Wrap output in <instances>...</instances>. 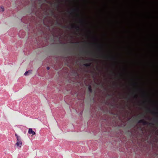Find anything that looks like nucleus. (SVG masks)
Wrapping results in <instances>:
<instances>
[{
	"label": "nucleus",
	"mask_w": 158,
	"mask_h": 158,
	"mask_svg": "<svg viewBox=\"0 0 158 158\" xmlns=\"http://www.w3.org/2000/svg\"><path fill=\"white\" fill-rule=\"evenodd\" d=\"M132 94H134V98H137V95L136 94H135L134 93H133Z\"/></svg>",
	"instance_id": "12"
},
{
	"label": "nucleus",
	"mask_w": 158,
	"mask_h": 158,
	"mask_svg": "<svg viewBox=\"0 0 158 158\" xmlns=\"http://www.w3.org/2000/svg\"><path fill=\"white\" fill-rule=\"evenodd\" d=\"M144 109L146 112L147 113L154 114H158V107L157 106L153 107L152 109H151L148 107L145 106Z\"/></svg>",
	"instance_id": "1"
},
{
	"label": "nucleus",
	"mask_w": 158,
	"mask_h": 158,
	"mask_svg": "<svg viewBox=\"0 0 158 158\" xmlns=\"http://www.w3.org/2000/svg\"><path fill=\"white\" fill-rule=\"evenodd\" d=\"M71 28L76 29L77 31H79L80 30V27L79 26H75L73 24H71Z\"/></svg>",
	"instance_id": "4"
},
{
	"label": "nucleus",
	"mask_w": 158,
	"mask_h": 158,
	"mask_svg": "<svg viewBox=\"0 0 158 158\" xmlns=\"http://www.w3.org/2000/svg\"><path fill=\"white\" fill-rule=\"evenodd\" d=\"M47 69L48 70H49L50 69V67H48L47 68Z\"/></svg>",
	"instance_id": "14"
},
{
	"label": "nucleus",
	"mask_w": 158,
	"mask_h": 158,
	"mask_svg": "<svg viewBox=\"0 0 158 158\" xmlns=\"http://www.w3.org/2000/svg\"><path fill=\"white\" fill-rule=\"evenodd\" d=\"M99 49L100 50H101L102 51V48L101 47H100L99 48Z\"/></svg>",
	"instance_id": "16"
},
{
	"label": "nucleus",
	"mask_w": 158,
	"mask_h": 158,
	"mask_svg": "<svg viewBox=\"0 0 158 158\" xmlns=\"http://www.w3.org/2000/svg\"><path fill=\"white\" fill-rule=\"evenodd\" d=\"M56 6L57 7H58V4H55Z\"/></svg>",
	"instance_id": "19"
},
{
	"label": "nucleus",
	"mask_w": 158,
	"mask_h": 158,
	"mask_svg": "<svg viewBox=\"0 0 158 158\" xmlns=\"http://www.w3.org/2000/svg\"><path fill=\"white\" fill-rule=\"evenodd\" d=\"M28 133L29 134H31L32 135H34L35 134V133L33 131L32 129L31 128H30L29 129Z\"/></svg>",
	"instance_id": "5"
},
{
	"label": "nucleus",
	"mask_w": 158,
	"mask_h": 158,
	"mask_svg": "<svg viewBox=\"0 0 158 158\" xmlns=\"http://www.w3.org/2000/svg\"><path fill=\"white\" fill-rule=\"evenodd\" d=\"M52 12V15H54V13L52 11H51Z\"/></svg>",
	"instance_id": "15"
},
{
	"label": "nucleus",
	"mask_w": 158,
	"mask_h": 158,
	"mask_svg": "<svg viewBox=\"0 0 158 158\" xmlns=\"http://www.w3.org/2000/svg\"><path fill=\"white\" fill-rule=\"evenodd\" d=\"M91 63H85L84 64V66L86 67H90L91 66Z\"/></svg>",
	"instance_id": "7"
},
{
	"label": "nucleus",
	"mask_w": 158,
	"mask_h": 158,
	"mask_svg": "<svg viewBox=\"0 0 158 158\" xmlns=\"http://www.w3.org/2000/svg\"><path fill=\"white\" fill-rule=\"evenodd\" d=\"M15 135L16 138V145L18 148H21L22 145V142L21 140V138L17 134H16Z\"/></svg>",
	"instance_id": "2"
},
{
	"label": "nucleus",
	"mask_w": 158,
	"mask_h": 158,
	"mask_svg": "<svg viewBox=\"0 0 158 158\" xmlns=\"http://www.w3.org/2000/svg\"><path fill=\"white\" fill-rule=\"evenodd\" d=\"M98 57H100V58H109L107 56L104 55H103L102 53L99 55Z\"/></svg>",
	"instance_id": "6"
},
{
	"label": "nucleus",
	"mask_w": 158,
	"mask_h": 158,
	"mask_svg": "<svg viewBox=\"0 0 158 158\" xmlns=\"http://www.w3.org/2000/svg\"><path fill=\"white\" fill-rule=\"evenodd\" d=\"M72 11H77L78 12H79V10L78 8H77V9H73L72 10Z\"/></svg>",
	"instance_id": "10"
},
{
	"label": "nucleus",
	"mask_w": 158,
	"mask_h": 158,
	"mask_svg": "<svg viewBox=\"0 0 158 158\" xmlns=\"http://www.w3.org/2000/svg\"><path fill=\"white\" fill-rule=\"evenodd\" d=\"M88 90L91 93L92 92V87L91 85H89L88 87Z\"/></svg>",
	"instance_id": "8"
},
{
	"label": "nucleus",
	"mask_w": 158,
	"mask_h": 158,
	"mask_svg": "<svg viewBox=\"0 0 158 158\" xmlns=\"http://www.w3.org/2000/svg\"><path fill=\"white\" fill-rule=\"evenodd\" d=\"M56 24H57V25H58L59 26H61V27L63 28H68V29H70V28L69 27V26H65V25H64V26H63L60 23H59L58 22H56Z\"/></svg>",
	"instance_id": "3"
},
{
	"label": "nucleus",
	"mask_w": 158,
	"mask_h": 158,
	"mask_svg": "<svg viewBox=\"0 0 158 158\" xmlns=\"http://www.w3.org/2000/svg\"><path fill=\"white\" fill-rule=\"evenodd\" d=\"M80 21L81 22H83V20L82 19H81Z\"/></svg>",
	"instance_id": "20"
},
{
	"label": "nucleus",
	"mask_w": 158,
	"mask_h": 158,
	"mask_svg": "<svg viewBox=\"0 0 158 158\" xmlns=\"http://www.w3.org/2000/svg\"><path fill=\"white\" fill-rule=\"evenodd\" d=\"M145 103V102H143V103Z\"/></svg>",
	"instance_id": "22"
},
{
	"label": "nucleus",
	"mask_w": 158,
	"mask_h": 158,
	"mask_svg": "<svg viewBox=\"0 0 158 158\" xmlns=\"http://www.w3.org/2000/svg\"><path fill=\"white\" fill-rule=\"evenodd\" d=\"M4 9L3 6H1L0 8V11H3Z\"/></svg>",
	"instance_id": "11"
},
{
	"label": "nucleus",
	"mask_w": 158,
	"mask_h": 158,
	"mask_svg": "<svg viewBox=\"0 0 158 158\" xmlns=\"http://www.w3.org/2000/svg\"><path fill=\"white\" fill-rule=\"evenodd\" d=\"M85 53H86L87 54L89 52H84Z\"/></svg>",
	"instance_id": "18"
},
{
	"label": "nucleus",
	"mask_w": 158,
	"mask_h": 158,
	"mask_svg": "<svg viewBox=\"0 0 158 158\" xmlns=\"http://www.w3.org/2000/svg\"><path fill=\"white\" fill-rule=\"evenodd\" d=\"M108 96L109 97H111V95L110 94H108Z\"/></svg>",
	"instance_id": "17"
},
{
	"label": "nucleus",
	"mask_w": 158,
	"mask_h": 158,
	"mask_svg": "<svg viewBox=\"0 0 158 158\" xmlns=\"http://www.w3.org/2000/svg\"><path fill=\"white\" fill-rule=\"evenodd\" d=\"M68 12H69V13H70V11H68Z\"/></svg>",
	"instance_id": "21"
},
{
	"label": "nucleus",
	"mask_w": 158,
	"mask_h": 158,
	"mask_svg": "<svg viewBox=\"0 0 158 158\" xmlns=\"http://www.w3.org/2000/svg\"><path fill=\"white\" fill-rule=\"evenodd\" d=\"M71 43H72V44H75L77 45H78L79 44V42H75V43H74V42H71Z\"/></svg>",
	"instance_id": "13"
},
{
	"label": "nucleus",
	"mask_w": 158,
	"mask_h": 158,
	"mask_svg": "<svg viewBox=\"0 0 158 158\" xmlns=\"http://www.w3.org/2000/svg\"><path fill=\"white\" fill-rule=\"evenodd\" d=\"M31 73V71H26L24 73V75H25V76H27V75H28V73Z\"/></svg>",
	"instance_id": "9"
}]
</instances>
